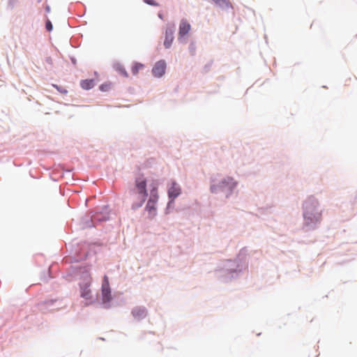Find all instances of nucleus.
<instances>
[{
  "mask_svg": "<svg viewBox=\"0 0 357 357\" xmlns=\"http://www.w3.org/2000/svg\"><path fill=\"white\" fill-rule=\"evenodd\" d=\"M166 70V63L163 60H160L155 63L153 69L152 73L156 77H162Z\"/></svg>",
  "mask_w": 357,
  "mask_h": 357,
  "instance_id": "7",
  "label": "nucleus"
},
{
  "mask_svg": "<svg viewBox=\"0 0 357 357\" xmlns=\"http://www.w3.org/2000/svg\"><path fill=\"white\" fill-rule=\"evenodd\" d=\"M45 26H46V29H47V31H50L52 30L53 26H52V23H51V22L50 20H48L46 22Z\"/></svg>",
  "mask_w": 357,
  "mask_h": 357,
  "instance_id": "19",
  "label": "nucleus"
},
{
  "mask_svg": "<svg viewBox=\"0 0 357 357\" xmlns=\"http://www.w3.org/2000/svg\"><path fill=\"white\" fill-rule=\"evenodd\" d=\"M132 314L135 318L140 319L146 317V310L145 308L135 307L132 310Z\"/></svg>",
  "mask_w": 357,
  "mask_h": 357,
  "instance_id": "11",
  "label": "nucleus"
},
{
  "mask_svg": "<svg viewBox=\"0 0 357 357\" xmlns=\"http://www.w3.org/2000/svg\"><path fill=\"white\" fill-rule=\"evenodd\" d=\"M212 1L214 3H215L216 4H218V6H220L229 4V1L228 0H212Z\"/></svg>",
  "mask_w": 357,
  "mask_h": 357,
  "instance_id": "15",
  "label": "nucleus"
},
{
  "mask_svg": "<svg viewBox=\"0 0 357 357\" xmlns=\"http://www.w3.org/2000/svg\"><path fill=\"white\" fill-rule=\"evenodd\" d=\"M351 80V78H349L348 79H346L345 80V85L349 86V82H350Z\"/></svg>",
  "mask_w": 357,
  "mask_h": 357,
  "instance_id": "20",
  "label": "nucleus"
},
{
  "mask_svg": "<svg viewBox=\"0 0 357 357\" xmlns=\"http://www.w3.org/2000/svg\"><path fill=\"white\" fill-rule=\"evenodd\" d=\"M144 2L153 6H158L159 4L154 0H144Z\"/></svg>",
  "mask_w": 357,
  "mask_h": 357,
  "instance_id": "17",
  "label": "nucleus"
},
{
  "mask_svg": "<svg viewBox=\"0 0 357 357\" xmlns=\"http://www.w3.org/2000/svg\"><path fill=\"white\" fill-rule=\"evenodd\" d=\"M80 84L82 89L89 90L94 86V81L93 79H84L81 82Z\"/></svg>",
  "mask_w": 357,
  "mask_h": 357,
  "instance_id": "12",
  "label": "nucleus"
},
{
  "mask_svg": "<svg viewBox=\"0 0 357 357\" xmlns=\"http://www.w3.org/2000/svg\"><path fill=\"white\" fill-rule=\"evenodd\" d=\"M237 185L233 177L227 176L221 180L219 183H214L211 185V191L213 193H218L220 191L227 192L230 194Z\"/></svg>",
  "mask_w": 357,
  "mask_h": 357,
  "instance_id": "2",
  "label": "nucleus"
},
{
  "mask_svg": "<svg viewBox=\"0 0 357 357\" xmlns=\"http://www.w3.org/2000/svg\"><path fill=\"white\" fill-rule=\"evenodd\" d=\"M135 186L141 200L139 206H141L148 196L146 180L142 177L137 178L135 181Z\"/></svg>",
  "mask_w": 357,
  "mask_h": 357,
  "instance_id": "3",
  "label": "nucleus"
},
{
  "mask_svg": "<svg viewBox=\"0 0 357 357\" xmlns=\"http://www.w3.org/2000/svg\"><path fill=\"white\" fill-rule=\"evenodd\" d=\"M174 26L168 27L165 31V38L164 41V46L165 48H169L174 40Z\"/></svg>",
  "mask_w": 357,
  "mask_h": 357,
  "instance_id": "9",
  "label": "nucleus"
},
{
  "mask_svg": "<svg viewBox=\"0 0 357 357\" xmlns=\"http://www.w3.org/2000/svg\"><path fill=\"white\" fill-rule=\"evenodd\" d=\"M181 189L180 185L175 181H172L168 188L169 198L171 199L172 201H174L181 194Z\"/></svg>",
  "mask_w": 357,
  "mask_h": 357,
  "instance_id": "8",
  "label": "nucleus"
},
{
  "mask_svg": "<svg viewBox=\"0 0 357 357\" xmlns=\"http://www.w3.org/2000/svg\"><path fill=\"white\" fill-rule=\"evenodd\" d=\"M191 26L185 19L181 20L178 34L180 36H185L190 30Z\"/></svg>",
  "mask_w": 357,
  "mask_h": 357,
  "instance_id": "10",
  "label": "nucleus"
},
{
  "mask_svg": "<svg viewBox=\"0 0 357 357\" xmlns=\"http://www.w3.org/2000/svg\"><path fill=\"white\" fill-rule=\"evenodd\" d=\"M91 276L89 275H86L84 276V282L80 284L81 296L86 300H89L91 298V291L89 288L91 286Z\"/></svg>",
  "mask_w": 357,
  "mask_h": 357,
  "instance_id": "4",
  "label": "nucleus"
},
{
  "mask_svg": "<svg viewBox=\"0 0 357 357\" xmlns=\"http://www.w3.org/2000/svg\"><path fill=\"white\" fill-rule=\"evenodd\" d=\"M109 89V84H102L100 86V89L102 91H106Z\"/></svg>",
  "mask_w": 357,
  "mask_h": 357,
  "instance_id": "18",
  "label": "nucleus"
},
{
  "mask_svg": "<svg viewBox=\"0 0 357 357\" xmlns=\"http://www.w3.org/2000/svg\"><path fill=\"white\" fill-rule=\"evenodd\" d=\"M157 188L156 186H154L153 189L151 190V196L146 204V209L148 211L150 216L153 218L155 215V202L158 199L157 195H156Z\"/></svg>",
  "mask_w": 357,
  "mask_h": 357,
  "instance_id": "5",
  "label": "nucleus"
},
{
  "mask_svg": "<svg viewBox=\"0 0 357 357\" xmlns=\"http://www.w3.org/2000/svg\"><path fill=\"white\" fill-rule=\"evenodd\" d=\"M52 303H53L52 301H46V302H44L43 303L40 304L39 305L40 310H44L46 306L52 305Z\"/></svg>",
  "mask_w": 357,
  "mask_h": 357,
  "instance_id": "16",
  "label": "nucleus"
},
{
  "mask_svg": "<svg viewBox=\"0 0 357 357\" xmlns=\"http://www.w3.org/2000/svg\"><path fill=\"white\" fill-rule=\"evenodd\" d=\"M144 66L142 63H135L133 66L132 67V73L134 75H137L139 70H142L144 68Z\"/></svg>",
  "mask_w": 357,
  "mask_h": 357,
  "instance_id": "14",
  "label": "nucleus"
},
{
  "mask_svg": "<svg viewBox=\"0 0 357 357\" xmlns=\"http://www.w3.org/2000/svg\"><path fill=\"white\" fill-rule=\"evenodd\" d=\"M102 296L104 303L109 302L112 300V292L109 287V279L107 275L103 277L102 284Z\"/></svg>",
  "mask_w": 357,
  "mask_h": 357,
  "instance_id": "6",
  "label": "nucleus"
},
{
  "mask_svg": "<svg viewBox=\"0 0 357 357\" xmlns=\"http://www.w3.org/2000/svg\"><path fill=\"white\" fill-rule=\"evenodd\" d=\"M115 70L119 73L121 75L127 77H128V74L125 68L120 63H116L114 65Z\"/></svg>",
  "mask_w": 357,
  "mask_h": 357,
  "instance_id": "13",
  "label": "nucleus"
},
{
  "mask_svg": "<svg viewBox=\"0 0 357 357\" xmlns=\"http://www.w3.org/2000/svg\"><path fill=\"white\" fill-rule=\"evenodd\" d=\"M318 201L314 197H309L304 203V219L307 225L316 223L321 219V212L319 209Z\"/></svg>",
  "mask_w": 357,
  "mask_h": 357,
  "instance_id": "1",
  "label": "nucleus"
}]
</instances>
